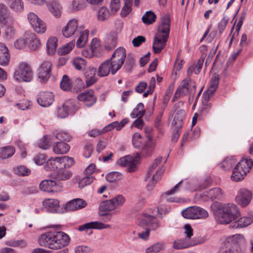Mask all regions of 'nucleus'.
I'll list each match as a JSON object with an SVG mask.
<instances>
[{"label":"nucleus","mask_w":253,"mask_h":253,"mask_svg":"<svg viewBox=\"0 0 253 253\" xmlns=\"http://www.w3.org/2000/svg\"><path fill=\"white\" fill-rule=\"evenodd\" d=\"M216 221L221 224H228L240 215L239 209L233 203L213 202L211 206Z\"/></svg>","instance_id":"1"},{"label":"nucleus","mask_w":253,"mask_h":253,"mask_svg":"<svg viewBox=\"0 0 253 253\" xmlns=\"http://www.w3.org/2000/svg\"><path fill=\"white\" fill-rule=\"evenodd\" d=\"M38 241L42 246L47 247L52 250H58L68 245L70 238L63 232L50 231L42 234Z\"/></svg>","instance_id":"2"},{"label":"nucleus","mask_w":253,"mask_h":253,"mask_svg":"<svg viewBox=\"0 0 253 253\" xmlns=\"http://www.w3.org/2000/svg\"><path fill=\"white\" fill-rule=\"evenodd\" d=\"M170 18L168 14H164L161 18V24L154 38L153 49L154 53H159L166 45L170 31Z\"/></svg>","instance_id":"3"},{"label":"nucleus","mask_w":253,"mask_h":253,"mask_svg":"<svg viewBox=\"0 0 253 253\" xmlns=\"http://www.w3.org/2000/svg\"><path fill=\"white\" fill-rule=\"evenodd\" d=\"M162 157H159L155 159V161L148 169V172L145 178V180L148 182L147 188L148 190H151L153 189L164 171V169L162 168L156 169L158 166L162 162Z\"/></svg>","instance_id":"4"},{"label":"nucleus","mask_w":253,"mask_h":253,"mask_svg":"<svg viewBox=\"0 0 253 253\" xmlns=\"http://www.w3.org/2000/svg\"><path fill=\"white\" fill-rule=\"evenodd\" d=\"M195 91V83L190 78H186L181 82L171 101L174 102L176 99L185 96L188 94H189L190 95H193Z\"/></svg>","instance_id":"5"},{"label":"nucleus","mask_w":253,"mask_h":253,"mask_svg":"<svg viewBox=\"0 0 253 253\" xmlns=\"http://www.w3.org/2000/svg\"><path fill=\"white\" fill-rule=\"evenodd\" d=\"M126 58V49L122 47L117 48L112 54L110 59L109 63L113 68V72L117 73L122 67Z\"/></svg>","instance_id":"6"},{"label":"nucleus","mask_w":253,"mask_h":253,"mask_svg":"<svg viewBox=\"0 0 253 253\" xmlns=\"http://www.w3.org/2000/svg\"><path fill=\"white\" fill-rule=\"evenodd\" d=\"M84 29V27L79 25L78 20L74 18L68 21L66 26L62 28V33L64 37L70 38L78 36Z\"/></svg>","instance_id":"7"},{"label":"nucleus","mask_w":253,"mask_h":253,"mask_svg":"<svg viewBox=\"0 0 253 253\" xmlns=\"http://www.w3.org/2000/svg\"><path fill=\"white\" fill-rule=\"evenodd\" d=\"M14 78L18 81H31L33 78L31 67L26 63H20L18 69L14 73Z\"/></svg>","instance_id":"8"},{"label":"nucleus","mask_w":253,"mask_h":253,"mask_svg":"<svg viewBox=\"0 0 253 253\" xmlns=\"http://www.w3.org/2000/svg\"><path fill=\"white\" fill-rule=\"evenodd\" d=\"M181 214L187 219L205 218L209 216L208 212L203 208L197 206L189 207L183 210Z\"/></svg>","instance_id":"9"},{"label":"nucleus","mask_w":253,"mask_h":253,"mask_svg":"<svg viewBox=\"0 0 253 253\" xmlns=\"http://www.w3.org/2000/svg\"><path fill=\"white\" fill-rule=\"evenodd\" d=\"M253 192L247 188H241L235 197L236 202L242 208L249 205L253 199Z\"/></svg>","instance_id":"10"},{"label":"nucleus","mask_w":253,"mask_h":253,"mask_svg":"<svg viewBox=\"0 0 253 253\" xmlns=\"http://www.w3.org/2000/svg\"><path fill=\"white\" fill-rule=\"evenodd\" d=\"M42 205L50 212L58 213L66 212L65 205L60 206L59 201L57 199H45L42 201Z\"/></svg>","instance_id":"11"},{"label":"nucleus","mask_w":253,"mask_h":253,"mask_svg":"<svg viewBox=\"0 0 253 253\" xmlns=\"http://www.w3.org/2000/svg\"><path fill=\"white\" fill-rule=\"evenodd\" d=\"M28 19L34 31L39 34L44 33L46 30L45 23L34 13L31 12L28 15Z\"/></svg>","instance_id":"12"},{"label":"nucleus","mask_w":253,"mask_h":253,"mask_svg":"<svg viewBox=\"0 0 253 253\" xmlns=\"http://www.w3.org/2000/svg\"><path fill=\"white\" fill-rule=\"evenodd\" d=\"M203 242V239L201 238H194L192 240H188V239L185 238L174 241L173 247L176 250H180L194 246L202 244Z\"/></svg>","instance_id":"13"},{"label":"nucleus","mask_w":253,"mask_h":253,"mask_svg":"<svg viewBox=\"0 0 253 253\" xmlns=\"http://www.w3.org/2000/svg\"><path fill=\"white\" fill-rule=\"evenodd\" d=\"M140 157V154L138 153L136 154L135 158L127 155L121 158L119 160L118 164L121 166L127 167L128 171L132 172L136 170L138 163L137 159Z\"/></svg>","instance_id":"14"},{"label":"nucleus","mask_w":253,"mask_h":253,"mask_svg":"<svg viewBox=\"0 0 253 253\" xmlns=\"http://www.w3.org/2000/svg\"><path fill=\"white\" fill-rule=\"evenodd\" d=\"M54 101V95L52 92L42 91L38 93L37 97L38 103L42 107L50 106Z\"/></svg>","instance_id":"15"},{"label":"nucleus","mask_w":253,"mask_h":253,"mask_svg":"<svg viewBox=\"0 0 253 253\" xmlns=\"http://www.w3.org/2000/svg\"><path fill=\"white\" fill-rule=\"evenodd\" d=\"M39 187L42 191L46 192H57L61 189V186L54 180H44L40 183Z\"/></svg>","instance_id":"16"},{"label":"nucleus","mask_w":253,"mask_h":253,"mask_svg":"<svg viewBox=\"0 0 253 253\" xmlns=\"http://www.w3.org/2000/svg\"><path fill=\"white\" fill-rule=\"evenodd\" d=\"M152 129V128L149 127H145L144 128V131L146 134L148 141L145 144L141 152V155L142 157H145L150 155L154 149V144L151 141L152 137L150 134Z\"/></svg>","instance_id":"17"},{"label":"nucleus","mask_w":253,"mask_h":253,"mask_svg":"<svg viewBox=\"0 0 253 253\" xmlns=\"http://www.w3.org/2000/svg\"><path fill=\"white\" fill-rule=\"evenodd\" d=\"M51 63L48 61H44L42 63L38 69L39 78L43 82L48 80L51 76Z\"/></svg>","instance_id":"18"},{"label":"nucleus","mask_w":253,"mask_h":253,"mask_svg":"<svg viewBox=\"0 0 253 253\" xmlns=\"http://www.w3.org/2000/svg\"><path fill=\"white\" fill-rule=\"evenodd\" d=\"M77 98L79 100L84 102L87 107L92 106L96 101V98L94 95V91L92 89H88L80 93Z\"/></svg>","instance_id":"19"},{"label":"nucleus","mask_w":253,"mask_h":253,"mask_svg":"<svg viewBox=\"0 0 253 253\" xmlns=\"http://www.w3.org/2000/svg\"><path fill=\"white\" fill-rule=\"evenodd\" d=\"M87 205L85 201L83 199L77 198L71 200L65 205L66 212L68 211H75L84 208Z\"/></svg>","instance_id":"20"},{"label":"nucleus","mask_w":253,"mask_h":253,"mask_svg":"<svg viewBox=\"0 0 253 253\" xmlns=\"http://www.w3.org/2000/svg\"><path fill=\"white\" fill-rule=\"evenodd\" d=\"M117 33L115 31L110 32L107 34L104 41L105 49L110 51L114 48L117 45Z\"/></svg>","instance_id":"21"},{"label":"nucleus","mask_w":253,"mask_h":253,"mask_svg":"<svg viewBox=\"0 0 253 253\" xmlns=\"http://www.w3.org/2000/svg\"><path fill=\"white\" fill-rule=\"evenodd\" d=\"M109 224H105L99 221H92L86 223L79 227V230L80 231H85L90 229H102L110 227Z\"/></svg>","instance_id":"22"},{"label":"nucleus","mask_w":253,"mask_h":253,"mask_svg":"<svg viewBox=\"0 0 253 253\" xmlns=\"http://www.w3.org/2000/svg\"><path fill=\"white\" fill-rule=\"evenodd\" d=\"M203 197H206L211 200H222L224 197V193L222 190L218 187L211 189L208 191H205L202 194Z\"/></svg>","instance_id":"23"},{"label":"nucleus","mask_w":253,"mask_h":253,"mask_svg":"<svg viewBox=\"0 0 253 253\" xmlns=\"http://www.w3.org/2000/svg\"><path fill=\"white\" fill-rule=\"evenodd\" d=\"M253 166V161L250 158L243 159L236 165V169L241 173L242 171L245 172V176L249 172Z\"/></svg>","instance_id":"24"},{"label":"nucleus","mask_w":253,"mask_h":253,"mask_svg":"<svg viewBox=\"0 0 253 253\" xmlns=\"http://www.w3.org/2000/svg\"><path fill=\"white\" fill-rule=\"evenodd\" d=\"M13 18L10 15L7 6L0 4V22L3 24L11 23Z\"/></svg>","instance_id":"25"},{"label":"nucleus","mask_w":253,"mask_h":253,"mask_svg":"<svg viewBox=\"0 0 253 253\" xmlns=\"http://www.w3.org/2000/svg\"><path fill=\"white\" fill-rule=\"evenodd\" d=\"M217 253H242V252L240 246H237L225 241Z\"/></svg>","instance_id":"26"},{"label":"nucleus","mask_w":253,"mask_h":253,"mask_svg":"<svg viewBox=\"0 0 253 253\" xmlns=\"http://www.w3.org/2000/svg\"><path fill=\"white\" fill-rule=\"evenodd\" d=\"M141 222L142 225H149L150 227L153 230L156 229L159 226V223L157 219L152 215L147 213L144 214L141 218Z\"/></svg>","instance_id":"27"},{"label":"nucleus","mask_w":253,"mask_h":253,"mask_svg":"<svg viewBox=\"0 0 253 253\" xmlns=\"http://www.w3.org/2000/svg\"><path fill=\"white\" fill-rule=\"evenodd\" d=\"M109 61L108 60L105 61L98 67V75L99 77L107 76L110 73L113 75L116 74V73L113 72V68L111 67L112 66L109 63Z\"/></svg>","instance_id":"28"},{"label":"nucleus","mask_w":253,"mask_h":253,"mask_svg":"<svg viewBox=\"0 0 253 253\" xmlns=\"http://www.w3.org/2000/svg\"><path fill=\"white\" fill-rule=\"evenodd\" d=\"M10 59V55L8 49L3 43H0V65L6 66Z\"/></svg>","instance_id":"29"},{"label":"nucleus","mask_w":253,"mask_h":253,"mask_svg":"<svg viewBox=\"0 0 253 253\" xmlns=\"http://www.w3.org/2000/svg\"><path fill=\"white\" fill-rule=\"evenodd\" d=\"M253 222V219L251 217L244 216L231 222L230 227L231 228H241L248 226Z\"/></svg>","instance_id":"30"},{"label":"nucleus","mask_w":253,"mask_h":253,"mask_svg":"<svg viewBox=\"0 0 253 253\" xmlns=\"http://www.w3.org/2000/svg\"><path fill=\"white\" fill-rule=\"evenodd\" d=\"M48 10L55 17H59L61 15V6L55 0H50L47 4Z\"/></svg>","instance_id":"31"},{"label":"nucleus","mask_w":253,"mask_h":253,"mask_svg":"<svg viewBox=\"0 0 253 253\" xmlns=\"http://www.w3.org/2000/svg\"><path fill=\"white\" fill-rule=\"evenodd\" d=\"M185 115V112L183 109H180L176 112L173 120L172 123V125L173 127L177 128H181L182 121L184 119Z\"/></svg>","instance_id":"32"},{"label":"nucleus","mask_w":253,"mask_h":253,"mask_svg":"<svg viewBox=\"0 0 253 253\" xmlns=\"http://www.w3.org/2000/svg\"><path fill=\"white\" fill-rule=\"evenodd\" d=\"M58 39L55 37H50L46 42L47 52L49 54H53L55 53L57 47Z\"/></svg>","instance_id":"33"},{"label":"nucleus","mask_w":253,"mask_h":253,"mask_svg":"<svg viewBox=\"0 0 253 253\" xmlns=\"http://www.w3.org/2000/svg\"><path fill=\"white\" fill-rule=\"evenodd\" d=\"M70 149V146L63 142H59L53 146V151L56 154H63L67 153Z\"/></svg>","instance_id":"34"},{"label":"nucleus","mask_w":253,"mask_h":253,"mask_svg":"<svg viewBox=\"0 0 253 253\" xmlns=\"http://www.w3.org/2000/svg\"><path fill=\"white\" fill-rule=\"evenodd\" d=\"M225 241L231 244H233L237 246H240V244L244 243L245 239L243 235L238 234L228 237Z\"/></svg>","instance_id":"35"},{"label":"nucleus","mask_w":253,"mask_h":253,"mask_svg":"<svg viewBox=\"0 0 253 253\" xmlns=\"http://www.w3.org/2000/svg\"><path fill=\"white\" fill-rule=\"evenodd\" d=\"M15 150L13 146H7L0 148V158L5 159L12 157L15 153Z\"/></svg>","instance_id":"36"},{"label":"nucleus","mask_w":253,"mask_h":253,"mask_svg":"<svg viewBox=\"0 0 253 253\" xmlns=\"http://www.w3.org/2000/svg\"><path fill=\"white\" fill-rule=\"evenodd\" d=\"M27 42L29 44L30 48L33 50H35L37 49L40 46V40L37 38L36 35L32 33L29 35L27 38Z\"/></svg>","instance_id":"37"},{"label":"nucleus","mask_w":253,"mask_h":253,"mask_svg":"<svg viewBox=\"0 0 253 253\" xmlns=\"http://www.w3.org/2000/svg\"><path fill=\"white\" fill-rule=\"evenodd\" d=\"M71 102H65L61 107H59L57 111V116L60 118H65L70 113V105Z\"/></svg>","instance_id":"38"},{"label":"nucleus","mask_w":253,"mask_h":253,"mask_svg":"<svg viewBox=\"0 0 253 253\" xmlns=\"http://www.w3.org/2000/svg\"><path fill=\"white\" fill-rule=\"evenodd\" d=\"M57 160L60 163V169L63 168H67L73 166L74 164V160L73 158L67 157L62 156L61 157H57Z\"/></svg>","instance_id":"39"},{"label":"nucleus","mask_w":253,"mask_h":253,"mask_svg":"<svg viewBox=\"0 0 253 253\" xmlns=\"http://www.w3.org/2000/svg\"><path fill=\"white\" fill-rule=\"evenodd\" d=\"M110 17V12L105 7L100 8L97 13V19L99 22L107 20Z\"/></svg>","instance_id":"40"},{"label":"nucleus","mask_w":253,"mask_h":253,"mask_svg":"<svg viewBox=\"0 0 253 253\" xmlns=\"http://www.w3.org/2000/svg\"><path fill=\"white\" fill-rule=\"evenodd\" d=\"M79 39L77 41V46L79 48H82L84 46L88 40V31L84 29L80 33Z\"/></svg>","instance_id":"41"},{"label":"nucleus","mask_w":253,"mask_h":253,"mask_svg":"<svg viewBox=\"0 0 253 253\" xmlns=\"http://www.w3.org/2000/svg\"><path fill=\"white\" fill-rule=\"evenodd\" d=\"M85 7V2L84 0H73L70 5V9L75 12L81 10Z\"/></svg>","instance_id":"42"},{"label":"nucleus","mask_w":253,"mask_h":253,"mask_svg":"<svg viewBox=\"0 0 253 253\" xmlns=\"http://www.w3.org/2000/svg\"><path fill=\"white\" fill-rule=\"evenodd\" d=\"M60 163L57 160V157L54 159H49L44 165L45 169L46 170H55L57 169H60Z\"/></svg>","instance_id":"43"},{"label":"nucleus","mask_w":253,"mask_h":253,"mask_svg":"<svg viewBox=\"0 0 253 253\" xmlns=\"http://www.w3.org/2000/svg\"><path fill=\"white\" fill-rule=\"evenodd\" d=\"M145 113L144 105L142 103H139L137 104L133 111L130 114V116L132 118H142Z\"/></svg>","instance_id":"44"},{"label":"nucleus","mask_w":253,"mask_h":253,"mask_svg":"<svg viewBox=\"0 0 253 253\" xmlns=\"http://www.w3.org/2000/svg\"><path fill=\"white\" fill-rule=\"evenodd\" d=\"M73 64L76 69L82 71L85 69L86 62L84 58L77 57L73 60Z\"/></svg>","instance_id":"45"},{"label":"nucleus","mask_w":253,"mask_h":253,"mask_svg":"<svg viewBox=\"0 0 253 253\" xmlns=\"http://www.w3.org/2000/svg\"><path fill=\"white\" fill-rule=\"evenodd\" d=\"M72 87V81L67 75H64L60 83L61 88L65 91H69Z\"/></svg>","instance_id":"46"},{"label":"nucleus","mask_w":253,"mask_h":253,"mask_svg":"<svg viewBox=\"0 0 253 253\" xmlns=\"http://www.w3.org/2000/svg\"><path fill=\"white\" fill-rule=\"evenodd\" d=\"M156 16L154 12L147 11L142 17L143 22L146 24H151L156 20Z\"/></svg>","instance_id":"47"},{"label":"nucleus","mask_w":253,"mask_h":253,"mask_svg":"<svg viewBox=\"0 0 253 253\" xmlns=\"http://www.w3.org/2000/svg\"><path fill=\"white\" fill-rule=\"evenodd\" d=\"M75 42H71L62 46L58 49V53L61 55H65L69 53L74 47Z\"/></svg>","instance_id":"48"},{"label":"nucleus","mask_w":253,"mask_h":253,"mask_svg":"<svg viewBox=\"0 0 253 253\" xmlns=\"http://www.w3.org/2000/svg\"><path fill=\"white\" fill-rule=\"evenodd\" d=\"M51 143L50 136L45 135L39 141L38 146L40 148L42 149H47L50 147Z\"/></svg>","instance_id":"49"},{"label":"nucleus","mask_w":253,"mask_h":253,"mask_svg":"<svg viewBox=\"0 0 253 253\" xmlns=\"http://www.w3.org/2000/svg\"><path fill=\"white\" fill-rule=\"evenodd\" d=\"M10 7L15 12H21L24 9L23 3L21 0H14L10 4Z\"/></svg>","instance_id":"50"},{"label":"nucleus","mask_w":253,"mask_h":253,"mask_svg":"<svg viewBox=\"0 0 253 253\" xmlns=\"http://www.w3.org/2000/svg\"><path fill=\"white\" fill-rule=\"evenodd\" d=\"M245 176V172L242 171L241 173L236 169V167L234 168L232 174L231 176V179L234 181H239L243 180Z\"/></svg>","instance_id":"51"},{"label":"nucleus","mask_w":253,"mask_h":253,"mask_svg":"<svg viewBox=\"0 0 253 253\" xmlns=\"http://www.w3.org/2000/svg\"><path fill=\"white\" fill-rule=\"evenodd\" d=\"M100 208L103 211H110L116 209L112 200L103 202L100 206Z\"/></svg>","instance_id":"52"},{"label":"nucleus","mask_w":253,"mask_h":253,"mask_svg":"<svg viewBox=\"0 0 253 253\" xmlns=\"http://www.w3.org/2000/svg\"><path fill=\"white\" fill-rule=\"evenodd\" d=\"M56 179L59 180H66L71 176V173L67 170L60 169L56 174Z\"/></svg>","instance_id":"53"},{"label":"nucleus","mask_w":253,"mask_h":253,"mask_svg":"<svg viewBox=\"0 0 253 253\" xmlns=\"http://www.w3.org/2000/svg\"><path fill=\"white\" fill-rule=\"evenodd\" d=\"M142 138L140 133L138 132L135 133L132 137V143L135 148H140L142 147V150L144 145H142Z\"/></svg>","instance_id":"54"},{"label":"nucleus","mask_w":253,"mask_h":253,"mask_svg":"<svg viewBox=\"0 0 253 253\" xmlns=\"http://www.w3.org/2000/svg\"><path fill=\"white\" fill-rule=\"evenodd\" d=\"M213 94L214 92H212V91H210L208 89L204 92L202 95V102L204 106L207 105L208 108H210L211 107V103L209 104H208V103L210 98L213 95Z\"/></svg>","instance_id":"55"},{"label":"nucleus","mask_w":253,"mask_h":253,"mask_svg":"<svg viewBox=\"0 0 253 253\" xmlns=\"http://www.w3.org/2000/svg\"><path fill=\"white\" fill-rule=\"evenodd\" d=\"M219 84V77L218 75H214L211 79L210 86L208 90L215 92Z\"/></svg>","instance_id":"56"},{"label":"nucleus","mask_w":253,"mask_h":253,"mask_svg":"<svg viewBox=\"0 0 253 253\" xmlns=\"http://www.w3.org/2000/svg\"><path fill=\"white\" fill-rule=\"evenodd\" d=\"M132 0H126L125 5L122 9L121 14L122 17H126L131 11Z\"/></svg>","instance_id":"57"},{"label":"nucleus","mask_w":253,"mask_h":253,"mask_svg":"<svg viewBox=\"0 0 253 253\" xmlns=\"http://www.w3.org/2000/svg\"><path fill=\"white\" fill-rule=\"evenodd\" d=\"M135 65V60L133 56L131 54L127 55L126 61L125 65V68L126 71H130Z\"/></svg>","instance_id":"58"},{"label":"nucleus","mask_w":253,"mask_h":253,"mask_svg":"<svg viewBox=\"0 0 253 253\" xmlns=\"http://www.w3.org/2000/svg\"><path fill=\"white\" fill-rule=\"evenodd\" d=\"M163 244L160 243H156L146 249V253H157L163 249Z\"/></svg>","instance_id":"59"},{"label":"nucleus","mask_w":253,"mask_h":253,"mask_svg":"<svg viewBox=\"0 0 253 253\" xmlns=\"http://www.w3.org/2000/svg\"><path fill=\"white\" fill-rule=\"evenodd\" d=\"M15 171L18 175L21 176L28 175L31 173V170L24 166H19L15 169Z\"/></svg>","instance_id":"60"},{"label":"nucleus","mask_w":253,"mask_h":253,"mask_svg":"<svg viewBox=\"0 0 253 253\" xmlns=\"http://www.w3.org/2000/svg\"><path fill=\"white\" fill-rule=\"evenodd\" d=\"M16 106L21 110H26L31 108L32 102L28 100H24L17 103Z\"/></svg>","instance_id":"61"},{"label":"nucleus","mask_w":253,"mask_h":253,"mask_svg":"<svg viewBox=\"0 0 253 253\" xmlns=\"http://www.w3.org/2000/svg\"><path fill=\"white\" fill-rule=\"evenodd\" d=\"M53 134L57 139L61 141H68L70 139V135L64 131H56L53 132Z\"/></svg>","instance_id":"62"},{"label":"nucleus","mask_w":253,"mask_h":253,"mask_svg":"<svg viewBox=\"0 0 253 253\" xmlns=\"http://www.w3.org/2000/svg\"><path fill=\"white\" fill-rule=\"evenodd\" d=\"M116 209L118 207L122 206L125 202V198L122 195H119L111 199Z\"/></svg>","instance_id":"63"},{"label":"nucleus","mask_w":253,"mask_h":253,"mask_svg":"<svg viewBox=\"0 0 253 253\" xmlns=\"http://www.w3.org/2000/svg\"><path fill=\"white\" fill-rule=\"evenodd\" d=\"M93 181L92 176H87L83 178L79 182V187L80 188H83L84 186L89 185Z\"/></svg>","instance_id":"64"}]
</instances>
